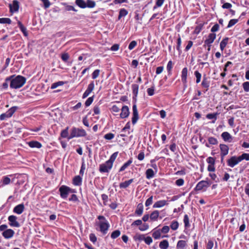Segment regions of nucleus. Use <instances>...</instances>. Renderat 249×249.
I'll list each match as a JSON object with an SVG mask.
<instances>
[{
	"instance_id": "nucleus-45",
	"label": "nucleus",
	"mask_w": 249,
	"mask_h": 249,
	"mask_svg": "<svg viewBox=\"0 0 249 249\" xmlns=\"http://www.w3.org/2000/svg\"><path fill=\"white\" fill-rule=\"evenodd\" d=\"M165 0H157L155 5L153 7V10L157 9L158 7H161L163 4Z\"/></svg>"
},
{
	"instance_id": "nucleus-5",
	"label": "nucleus",
	"mask_w": 249,
	"mask_h": 249,
	"mask_svg": "<svg viewBox=\"0 0 249 249\" xmlns=\"http://www.w3.org/2000/svg\"><path fill=\"white\" fill-rule=\"evenodd\" d=\"M59 191L60 192V196L63 198L67 197L68 195L73 192V190L69 187L66 186H62L59 188Z\"/></svg>"
},
{
	"instance_id": "nucleus-26",
	"label": "nucleus",
	"mask_w": 249,
	"mask_h": 249,
	"mask_svg": "<svg viewBox=\"0 0 249 249\" xmlns=\"http://www.w3.org/2000/svg\"><path fill=\"white\" fill-rule=\"evenodd\" d=\"M159 247L161 249H167L169 247V243L167 240H164L160 243Z\"/></svg>"
},
{
	"instance_id": "nucleus-24",
	"label": "nucleus",
	"mask_w": 249,
	"mask_h": 249,
	"mask_svg": "<svg viewBox=\"0 0 249 249\" xmlns=\"http://www.w3.org/2000/svg\"><path fill=\"white\" fill-rule=\"evenodd\" d=\"M133 181V179H130L128 180L122 182L120 184V187L121 188H126Z\"/></svg>"
},
{
	"instance_id": "nucleus-10",
	"label": "nucleus",
	"mask_w": 249,
	"mask_h": 249,
	"mask_svg": "<svg viewBox=\"0 0 249 249\" xmlns=\"http://www.w3.org/2000/svg\"><path fill=\"white\" fill-rule=\"evenodd\" d=\"M9 224L12 227L18 228L20 226L19 223L17 221V217L15 215H10L8 217Z\"/></svg>"
},
{
	"instance_id": "nucleus-44",
	"label": "nucleus",
	"mask_w": 249,
	"mask_h": 249,
	"mask_svg": "<svg viewBox=\"0 0 249 249\" xmlns=\"http://www.w3.org/2000/svg\"><path fill=\"white\" fill-rule=\"evenodd\" d=\"M132 162V160L130 159L126 163H125L120 169L119 172L124 171L130 164Z\"/></svg>"
},
{
	"instance_id": "nucleus-53",
	"label": "nucleus",
	"mask_w": 249,
	"mask_h": 249,
	"mask_svg": "<svg viewBox=\"0 0 249 249\" xmlns=\"http://www.w3.org/2000/svg\"><path fill=\"white\" fill-rule=\"evenodd\" d=\"M10 182H11V179L9 177H7V176L3 177L2 181V185H8V184H10Z\"/></svg>"
},
{
	"instance_id": "nucleus-16",
	"label": "nucleus",
	"mask_w": 249,
	"mask_h": 249,
	"mask_svg": "<svg viewBox=\"0 0 249 249\" xmlns=\"http://www.w3.org/2000/svg\"><path fill=\"white\" fill-rule=\"evenodd\" d=\"M208 185H209V183L207 181H204V180L201 181L197 183V184L195 188L196 190V191L201 190L204 188L208 187Z\"/></svg>"
},
{
	"instance_id": "nucleus-13",
	"label": "nucleus",
	"mask_w": 249,
	"mask_h": 249,
	"mask_svg": "<svg viewBox=\"0 0 249 249\" xmlns=\"http://www.w3.org/2000/svg\"><path fill=\"white\" fill-rule=\"evenodd\" d=\"M216 38V34L214 33L209 34L207 38L204 41V47H206V45L212 44Z\"/></svg>"
},
{
	"instance_id": "nucleus-25",
	"label": "nucleus",
	"mask_w": 249,
	"mask_h": 249,
	"mask_svg": "<svg viewBox=\"0 0 249 249\" xmlns=\"http://www.w3.org/2000/svg\"><path fill=\"white\" fill-rule=\"evenodd\" d=\"M143 205L142 203H140L138 205L137 209L135 211V214L138 215H141L143 212Z\"/></svg>"
},
{
	"instance_id": "nucleus-31",
	"label": "nucleus",
	"mask_w": 249,
	"mask_h": 249,
	"mask_svg": "<svg viewBox=\"0 0 249 249\" xmlns=\"http://www.w3.org/2000/svg\"><path fill=\"white\" fill-rule=\"evenodd\" d=\"M145 236L143 234L140 233H136L133 237V239L135 241H142L144 240Z\"/></svg>"
},
{
	"instance_id": "nucleus-37",
	"label": "nucleus",
	"mask_w": 249,
	"mask_h": 249,
	"mask_svg": "<svg viewBox=\"0 0 249 249\" xmlns=\"http://www.w3.org/2000/svg\"><path fill=\"white\" fill-rule=\"evenodd\" d=\"M159 215V213L158 211H154L153 212L150 216L151 220H156L158 218Z\"/></svg>"
},
{
	"instance_id": "nucleus-49",
	"label": "nucleus",
	"mask_w": 249,
	"mask_h": 249,
	"mask_svg": "<svg viewBox=\"0 0 249 249\" xmlns=\"http://www.w3.org/2000/svg\"><path fill=\"white\" fill-rule=\"evenodd\" d=\"M186 245V243L185 241L179 240L178 242L177 247L178 248L183 249V248H184L185 247Z\"/></svg>"
},
{
	"instance_id": "nucleus-22",
	"label": "nucleus",
	"mask_w": 249,
	"mask_h": 249,
	"mask_svg": "<svg viewBox=\"0 0 249 249\" xmlns=\"http://www.w3.org/2000/svg\"><path fill=\"white\" fill-rule=\"evenodd\" d=\"M229 40V37H226L224 38H223V40L221 41L220 43V48L221 51H223L226 47L228 43Z\"/></svg>"
},
{
	"instance_id": "nucleus-50",
	"label": "nucleus",
	"mask_w": 249,
	"mask_h": 249,
	"mask_svg": "<svg viewBox=\"0 0 249 249\" xmlns=\"http://www.w3.org/2000/svg\"><path fill=\"white\" fill-rule=\"evenodd\" d=\"M61 58L64 62H66L70 58V55L67 53H64L61 54Z\"/></svg>"
},
{
	"instance_id": "nucleus-20",
	"label": "nucleus",
	"mask_w": 249,
	"mask_h": 249,
	"mask_svg": "<svg viewBox=\"0 0 249 249\" xmlns=\"http://www.w3.org/2000/svg\"><path fill=\"white\" fill-rule=\"evenodd\" d=\"M18 26L19 28L20 31L22 32L24 36H27L28 35V32L27 31L26 28L22 24L21 22L18 21Z\"/></svg>"
},
{
	"instance_id": "nucleus-18",
	"label": "nucleus",
	"mask_w": 249,
	"mask_h": 249,
	"mask_svg": "<svg viewBox=\"0 0 249 249\" xmlns=\"http://www.w3.org/2000/svg\"><path fill=\"white\" fill-rule=\"evenodd\" d=\"M24 210V206L23 204L16 206L13 210V212L17 214H21Z\"/></svg>"
},
{
	"instance_id": "nucleus-14",
	"label": "nucleus",
	"mask_w": 249,
	"mask_h": 249,
	"mask_svg": "<svg viewBox=\"0 0 249 249\" xmlns=\"http://www.w3.org/2000/svg\"><path fill=\"white\" fill-rule=\"evenodd\" d=\"M220 149L221 151V156L222 157V160L224 159V156L227 155L229 152V147L226 144L220 145Z\"/></svg>"
},
{
	"instance_id": "nucleus-57",
	"label": "nucleus",
	"mask_w": 249,
	"mask_h": 249,
	"mask_svg": "<svg viewBox=\"0 0 249 249\" xmlns=\"http://www.w3.org/2000/svg\"><path fill=\"white\" fill-rule=\"evenodd\" d=\"M137 45V42L135 40L132 41L128 46V49L130 50H132Z\"/></svg>"
},
{
	"instance_id": "nucleus-52",
	"label": "nucleus",
	"mask_w": 249,
	"mask_h": 249,
	"mask_svg": "<svg viewBox=\"0 0 249 249\" xmlns=\"http://www.w3.org/2000/svg\"><path fill=\"white\" fill-rule=\"evenodd\" d=\"M100 70L99 69L95 70L92 73V78L95 79L97 78L100 74Z\"/></svg>"
},
{
	"instance_id": "nucleus-3",
	"label": "nucleus",
	"mask_w": 249,
	"mask_h": 249,
	"mask_svg": "<svg viewBox=\"0 0 249 249\" xmlns=\"http://www.w3.org/2000/svg\"><path fill=\"white\" fill-rule=\"evenodd\" d=\"M86 135V131L83 129L73 128L71 130L70 135L68 137V139L70 140L74 137L85 136Z\"/></svg>"
},
{
	"instance_id": "nucleus-51",
	"label": "nucleus",
	"mask_w": 249,
	"mask_h": 249,
	"mask_svg": "<svg viewBox=\"0 0 249 249\" xmlns=\"http://www.w3.org/2000/svg\"><path fill=\"white\" fill-rule=\"evenodd\" d=\"M121 232L119 230H116L113 231L111 234V237L113 239H115L120 236Z\"/></svg>"
},
{
	"instance_id": "nucleus-47",
	"label": "nucleus",
	"mask_w": 249,
	"mask_h": 249,
	"mask_svg": "<svg viewBox=\"0 0 249 249\" xmlns=\"http://www.w3.org/2000/svg\"><path fill=\"white\" fill-rule=\"evenodd\" d=\"M238 21V19H231L228 23L227 28H229L234 25Z\"/></svg>"
},
{
	"instance_id": "nucleus-38",
	"label": "nucleus",
	"mask_w": 249,
	"mask_h": 249,
	"mask_svg": "<svg viewBox=\"0 0 249 249\" xmlns=\"http://www.w3.org/2000/svg\"><path fill=\"white\" fill-rule=\"evenodd\" d=\"M118 152H116L114 153L110 157V159L107 160L112 165H113V163L115 161L118 156Z\"/></svg>"
},
{
	"instance_id": "nucleus-63",
	"label": "nucleus",
	"mask_w": 249,
	"mask_h": 249,
	"mask_svg": "<svg viewBox=\"0 0 249 249\" xmlns=\"http://www.w3.org/2000/svg\"><path fill=\"white\" fill-rule=\"evenodd\" d=\"M193 45V42L192 41H191V40L188 41V44H187V46H186L184 51L185 52L188 51L191 49V48L192 47Z\"/></svg>"
},
{
	"instance_id": "nucleus-58",
	"label": "nucleus",
	"mask_w": 249,
	"mask_h": 249,
	"mask_svg": "<svg viewBox=\"0 0 249 249\" xmlns=\"http://www.w3.org/2000/svg\"><path fill=\"white\" fill-rule=\"evenodd\" d=\"M44 4V9H46L48 8L51 5V2L49 0H40Z\"/></svg>"
},
{
	"instance_id": "nucleus-11",
	"label": "nucleus",
	"mask_w": 249,
	"mask_h": 249,
	"mask_svg": "<svg viewBox=\"0 0 249 249\" xmlns=\"http://www.w3.org/2000/svg\"><path fill=\"white\" fill-rule=\"evenodd\" d=\"M240 161L241 160H239V157L232 156L228 160L227 162L229 166L233 167Z\"/></svg>"
},
{
	"instance_id": "nucleus-40",
	"label": "nucleus",
	"mask_w": 249,
	"mask_h": 249,
	"mask_svg": "<svg viewBox=\"0 0 249 249\" xmlns=\"http://www.w3.org/2000/svg\"><path fill=\"white\" fill-rule=\"evenodd\" d=\"M86 3L87 7L89 8H92L96 5L95 2L92 0H87V2Z\"/></svg>"
},
{
	"instance_id": "nucleus-6",
	"label": "nucleus",
	"mask_w": 249,
	"mask_h": 249,
	"mask_svg": "<svg viewBox=\"0 0 249 249\" xmlns=\"http://www.w3.org/2000/svg\"><path fill=\"white\" fill-rule=\"evenodd\" d=\"M210 85V81H209V78L206 76V75H204L203 76L202 81L201 84L202 91L204 93L206 92L208 90Z\"/></svg>"
},
{
	"instance_id": "nucleus-15",
	"label": "nucleus",
	"mask_w": 249,
	"mask_h": 249,
	"mask_svg": "<svg viewBox=\"0 0 249 249\" xmlns=\"http://www.w3.org/2000/svg\"><path fill=\"white\" fill-rule=\"evenodd\" d=\"M15 110H8L5 113H2L0 115V120H3L6 118L11 117L14 113Z\"/></svg>"
},
{
	"instance_id": "nucleus-39",
	"label": "nucleus",
	"mask_w": 249,
	"mask_h": 249,
	"mask_svg": "<svg viewBox=\"0 0 249 249\" xmlns=\"http://www.w3.org/2000/svg\"><path fill=\"white\" fill-rule=\"evenodd\" d=\"M12 23V21L10 18H0V23L1 24H10Z\"/></svg>"
},
{
	"instance_id": "nucleus-56",
	"label": "nucleus",
	"mask_w": 249,
	"mask_h": 249,
	"mask_svg": "<svg viewBox=\"0 0 249 249\" xmlns=\"http://www.w3.org/2000/svg\"><path fill=\"white\" fill-rule=\"evenodd\" d=\"M160 231L159 230L155 231L152 234L153 237L156 239H159L160 237Z\"/></svg>"
},
{
	"instance_id": "nucleus-60",
	"label": "nucleus",
	"mask_w": 249,
	"mask_h": 249,
	"mask_svg": "<svg viewBox=\"0 0 249 249\" xmlns=\"http://www.w3.org/2000/svg\"><path fill=\"white\" fill-rule=\"evenodd\" d=\"M155 88L154 87L149 88L147 89V92L149 96H152L154 94Z\"/></svg>"
},
{
	"instance_id": "nucleus-23",
	"label": "nucleus",
	"mask_w": 249,
	"mask_h": 249,
	"mask_svg": "<svg viewBox=\"0 0 249 249\" xmlns=\"http://www.w3.org/2000/svg\"><path fill=\"white\" fill-rule=\"evenodd\" d=\"M75 2L81 8L84 9L87 7L86 3L84 0H75Z\"/></svg>"
},
{
	"instance_id": "nucleus-54",
	"label": "nucleus",
	"mask_w": 249,
	"mask_h": 249,
	"mask_svg": "<svg viewBox=\"0 0 249 249\" xmlns=\"http://www.w3.org/2000/svg\"><path fill=\"white\" fill-rule=\"evenodd\" d=\"M184 223L185 224V227L186 228H188L190 227V224H189V219L188 216L187 214H185L184 217Z\"/></svg>"
},
{
	"instance_id": "nucleus-7",
	"label": "nucleus",
	"mask_w": 249,
	"mask_h": 249,
	"mask_svg": "<svg viewBox=\"0 0 249 249\" xmlns=\"http://www.w3.org/2000/svg\"><path fill=\"white\" fill-rule=\"evenodd\" d=\"M139 86L137 84H133L131 85L132 100L135 103L137 101V98L138 94Z\"/></svg>"
},
{
	"instance_id": "nucleus-36",
	"label": "nucleus",
	"mask_w": 249,
	"mask_h": 249,
	"mask_svg": "<svg viewBox=\"0 0 249 249\" xmlns=\"http://www.w3.org/2000/svg\"><path fill=\"white\" fill-rule=\"evenodd\" d=\"M219 114L218 113H210L206 115V117L209 119H214L213 123H214L217 118V116Z\"/></svg>"
},
{
	"instance_id": "nucleus-42",
	"label": "nucleus",
	"mask_w": 249,
	"mask_h": 249,
	"mask_svg": "<svg viewBox=\"0 0 249 249\" xmlns=\"http://www.w3.org/2000/svg\"><path fill=\"white\" fill-rule=\"evenodd\" d=\"M194 74L196 77V83L198 84L200 83L202 77L201 74L198 71H196L194 72Z\"/></svg>"
},
{
	"instance_id": "nucleus-29",
	"label": "nucleus",
	"mask_w": 249,
	"mask_h": 249,
	"mask_svg": "<svg viewBox=\"0 0 249 249\" xmlns=\"http://www.w3.org/2000/svg\"><path fill=\"white\" fill-rule=\"evenodd\" d=\"M128 14V11L124 8H121L119 11L118 19H120L122 17L126 16Z\"/></svg>"
},
{
	"instance_id": "nucleus-46",
	"label": "nucleus",
	"mask_w": 249,
	"mask_h": 249,
	"mask_svg": "<svg viewBox=\"0 0 249 249\" xmlns=\"http://www.w3.org/2000/svg\"><path fill=\"white\" fill-rule=\"evenodd\" d=\"M243 160H249V153H243L239 156V160L242 161Z\"/></svg>"
},
{
	"instance_id": "nucleus-21",
	"label": "nucleus",
	"mask_w": 249,
	"mask_h": 249,
	"mask_svg": "<svg viewBox=\"0 0 249 249\" xmlns=\"http://www.w3.org/2000/svg\"><path fill=\"white\" fill-rule=\"evenodd\" d=\"M221 137L225 141L231 142L232 140V137L230 134L227 132H224L222 133Z\"/></svg>"
},
{
	"instance_id": "nucleus-17",
	"label": "nucleus",
	"mask_w": 249,
	"mask_h": 249,
	"mask_svg": "<svg viewBox=\"0 0 249 249\" xmlns=\"http://www.w3.org/2000/svg\"><path fill=\"white\" fill-rule=\"evenodd\" d=\"M15 233L14 231L12 229H8L5 230L2 232V235L4 237V238L6 239H9L12 237Z\"/></svg>"
},
{
	"instance_id": "nucleus-27",
	"label": "nucleus",
	"mask_w": 249,
	"mask_h": 249,
	"mask_svg": "<svg viewBox=\"0 0 249 249\" xmlns=\"http://www.w3.org/2000/svg\"><path fill=\"white\" fill-rule=\"evenodd\" d=\"M62 4L65 6V10L67 11H73L74 12H77V10L75 9V8L71 5H68L67 3L64 2L62 3Z\"/></svg>"
},
{
	"instance_id": "nucleus-12",
	"label": "nucleus",
	"mask_w": 249,
	"mask_h": 249,
	"mask_svg": "<svg viewBox=\"0 0 249 249\" xmlns=\"http://www.w3.org/2000/svg\"><path fill=\"white\" fill-rule=\"evenodd\" d=\"M94 88V83L93 81H91L88 85L86 91L83 94V98L88 97L89 94L92 91Z\"/></svg>"
},
{
	"instance_id": "nucleus-19",
	"label": "nucleus",
	"mask_w": 249,
	"mask_h": 249,
	"mask_svg": "<svg viewBox=\"0 0 249 249\" xmlns=\"http://www.w3.org/2000/svg\"><path fill=\"white\" fill-rule=\"evenodd\" d=\"M168 204L167 201L165 200H160L156 202L153 205V208H160Z\"/></svg>"
},
{
	"instance_id": "nucleus-9",
	"label": "nucleus",
	"mask_w": 249,
	"mask_h": 249,
	"mask_svg": "<svg viewBox=\"0 0 249 249\" xmlns=\"http://www.w3.org/2000/svg\"><path fill=\"white\" fill-rule=\"evenodd\" d=\"M9 7L11 13L18 12L19 7V2L17 0H14L13 3L10 4Z\"/></svg>"
},
{
	"instance_id": "nucleus-2",
	"label": "nucleus",
	"mask_w": 249,
	"mask_h": 249,
	"mask_svg": "<svg viewBox=\"0 0 249 249\" xmlns=\"http://www.w3.org/2000/svg\"><path fill=\"white\" fill-rule=\"evenodd\" d=\"M98 219L100 220L99 223L100 231L104 234H106L108 229L109 224L105 219V217L102 215H99Z\"/></svg>"
},
{
	"instance_id": "nucleus-59",
	"label": "nucleus",
	"mask_w": 249,
	"mask_h": 249,
	"mask_svg": "<svg viewBox=\"0 0 249 249\" xmlns=\"http://www.w3.org/2000/svg\"><path fill=\"white\" fill-rule=\"evenodd\" d=\"M93 101V96L90 97L88 98V99L85 102V104L86 107H88L92 103Z\"/></svg>"
},
{
	"instance_id": "nucleus-35",
	"label": "nucleus",
	"mask_w": 249,
	"mask_h": 249,
	"mask_svg": "<svg viewBox=\"0 0 249 249\" xmlns=\"http://www.w3.org/2000/svg\"><path fill=\"white\" fill-rule=\"evenodd\" d=\"M173 64L171 60H170L167 65V71L168 73V75H171L172 74V69L173 68Z\"/></svg>"
},
{
	"instance_id": "nucleus-30",
	"label": "nucleus",
	"mask_w": 249,
	"mask_h": 249,
	"mask_svg": "<svg viewBox=\"0 0 249 249\" xmlns=\"http://www.w3.org/2000/svg\"><path fill=\"white\" fill-rule=\"evenodd\" d=\"M29 145L31 147H36V148H40L42 146L41 144L36 141H32L29 142Z\"/></svg>"
},
{
	"instance_id": "nucleus-41",
	"label": "nucleus",
	"mask_w": 249,
	"mask_h": 249,
	"mask_svg": "<svg viewBox=\"0 0 249 249\" xmlns=\"http://www.w3.org/2000/svg\"><path fill=\"white\" fill-rule=\"evenodd\" d=\"M177 50L178 52L179 53H181V39L180 36L178 35V37L177 39Z\"/></svg>"
},
{
	"instance_id": "nucleus-61",
	"label": "nucleus",
	"mask_w": 249,
	"mask_h": 249,
	"mask_svg": "<svg viewBox=\"0 0 249 249\" xmlns=\"http://www.w3.org/2000/svg\"><path fill=\"white\" fill-rule=\"evenodd\" d=\"M244 90L246 92L249 91V82H245L243 84Z\"/></svg>"
},
{
	"instance_id": "nucleus-8",
	"label": "nucleus",
	"mask_w": 249,
	"mask_h": 249,
	"mask_svg": "<svg viewBox=\"0 0 249 249\" xmlns=\"http://www.w3.org/2000/svg\"><path fill=\"white\" fill-rule=\"evenodd\" d=\"M112 165L107 161L105 163L100 165L99 171L102 173L108 172L111 169Z\"/></svg>"
},
{
	"instance_id": "nucleus-48",
	"label": "nucleus",
	"mask_w": 249,
	"mask_h": 249,
	"mask_svg": "<svg viewBox=\"0 0 249 249\" xmlns=\"http://www.w3.org/2000/svg\"><path fill=\"white\" fill-rule=\"evenodd\" d=\"M64 84V82L63 81H58L55 83L52 84L51 85V89H54L56 88L57 87L60 86H62Z\"/></svg>"
},
{
	"instance_id": "nucleus-1",
	"label": "nucleus",
	"mask_w": 249,
	"mask_h": 249,
	"mask_svg": "<svg viewBox=\"0 0 249 249\" xmlns=\"http://www.w3.org/2000/svg\"><path fill=\"white\" fill-rule=\"evenodd\" d=\"M6 81H10V88L17 89L20 88L25 84L26 78L20 75H12L6 77Z\"/></svg>"
},
{
	"instance_id": "nucleus-64",
	"label": "nucleus",
	"mask_w": 249,
	"mask_h": 249,
	"mask_svg": "<svg viewBox=\"0 0 249 249\" xmlns=\"http://www.w3.org/2000/svg\"><path fill=\"white\" fill-rule=\"evenodd\" d=\"M219 26L217 23L215 24L211 28V31L212 33H214V32L217 31L219 30Z\"/></svg>"
},
{
	"instance_id": "nucleus-32",
	"label": "nucleus",
	"mask_w": 249,
	"mask_h": 249,
	"mask_svg": "<svg viewBox=\"0 0 249 249\" xmlns=\"http://www.w3.org/2000/svg\"><path fill=\"white\" fill-rule=\"evenodd\" d=\"M121 111L119 114L120 118L124 119L128 116L129 114V110H121Z\"/></svg>"
},
{
	"instance_id": "nucleus-62",
	"label": "nucleus",
	"mask_w": 249,
	"mask_h": 249,
	"mask_svg": "<svg viewBox=\"0 0 249 249\" xmlns=\"http://www.w3.org/2000/svg\"><path fill=\"white\" fill-rule=\"evenodd\" d=\"M178 227V223L177 221H173L171 225V228L173 230H176Z\"/></svg>"
},
{
	"instance_id": "nucleus-28",
	"label": "nucleus",
	"mask_w": 249,
	"mask_h": 249,
	"mask_svg": "<svg viewBox=\"0 0 249 249\" xmlns=\"http://www.w3.org/2000/svg\"><path fill=\"white\" fill-rule=\"evenodd\" d=\"M139 119V115L137 110H133V117L132 118V123L134 124Z\"/></svg>"
},
{
	"instance_id": "nucleus-43",
	"label": "nucleus",
	"mask_w": 249,
	"mask_h": 249,
	"mask_svg": "<svg viewBox=\"0 0 249 249\" xmlns=\"http://www.w3.org/2000/svg\"><path fill=\"white\" fill-rule=\"evenodd\" d=\"M204 26L203 23H200L197 26H196L195 29L194 33L196 34H198L202 30Z\"/></svg>"
},
{
	"instance_id": "nucleus-34",
	"label": "nucleus",
	"mask_w": 249,
	"mask_h": 249,
	"mask_svg": "<svg viewBox=\"0 0 249 249\" xmlns=\"http://www.w3.org/2000/svg\"><path fill=\"white\" fill-rule=\"evenodd\" d=\"M81 181L82 178L79 176L75 177L73 179V183L75 185H80Z\"/></svg>"
},
{
	"instance_id": "nucleus-33",
	"label": "nucleus",
	"mask_w": 249,
	"mask_h": 249,
	"mask_svg": "<svg viewBox=\"0 0 249 249\" xmlns=\"http://www.w3.org/2000/svg\"><path fill=\"white\" fill-rule=\"evenodd\" d=\"M146 178L150 179L154 176V172L152 169H148L146 171Z\"/></svg>"
},
{
	"instance_id": "nucleus-4",
	"label": "nucleus",
	"mask_w": 249,
	"mask_h": 249,
	"mask_svg": "<svg viewBox=\"0 0 249 249\" xmlns=\"http://www.w3.org/2000/svg\"><path fill=\"white\" fill-rule=\"evenodd\" d=\"M187 75L188 68L185 67L183 68L181 72V79L183 85V89L185 90L187 88Z\"/></svg>"
},
{
	"instance_id": "nucleus-55",
	"label": "nucleus",
	"mask_w": 249,
	"mask_h": 249,
	"mask_svg": "<svg viewBox=\"0 0 249 249\" xmlns=\"http://www.w3.org/2000/svg\"><path fill=\"white\" fill-rule=\"evenodd\" d=\"M61 136L62 138H68L69 137L68 136V127H67L65 129L62 131L61 133Z\"/></svg>"
}]
</instances>
